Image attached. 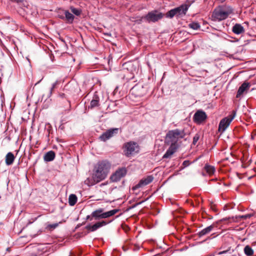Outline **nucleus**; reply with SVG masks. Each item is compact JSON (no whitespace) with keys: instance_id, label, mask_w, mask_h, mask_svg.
I'll return each instance as SVG.
<instances>
[{"instance_id":"58836bf2","label":"nucleus","mask_w":256,"mask_h":256,"mask_svg":"<svg viewBox=\"0 0 256 256\" xmlns=\"http://www.w3.org/2000/svg\"><path fill=\"white\" fill-rule=\"evenodd\" d=\"M226 0H219V1L221 3H222L224 2Z\"/></svg>"},{"instance_id":"7c9ffc66","label":"nucleus","mask_w":256,"mask_h":256,"mask_svg":"<svg viewBox=\"0 0 256 256\" xmlns=\"http://www.w3.org/2000/svg\"><path fill=\"white\" fill-rule=\"evenodd\" d=\"M60 81L57 80L52 84V86L53 88H56L57 86L58 85H59L60 84Z\"/></svg>"},{"instance_id":"c85d7f7f","label":"nucleus","mask_w":256,"mask_h":256,"mask_svg":"<svg viewBox=\"0 0 256 256\" xmlns=\"http://www.w3.org/2000/svg\"><path fill=\"white\" fill-rule=\"evenodd\" d=\"M58 223L50 224L47 226V228L50 230H52V229L53 230V229L56 228L58 226Z\"/></svg>"},{"instance_id":"37998d69","label":"nucleus","mask_w":256,"mask_h":256,"mask_svg":"<svg viewBox=\"0 0 256 256\" xmlns=\"http://www.w3.org/2000/svg\"><path fill=\"white\" fill-rule=\"evenodd\" d=\"M254 135H252V138H254Z\"/></svg>"},{"instance_id":"473e14b6","label":"nucleus","mask_w":256,"mask_h":256,"mask_svg":"<svg viewBox=\"0 0 256 256\" xmlns=\"http://www.w3.org/2000/svg\"><path fill=\"white\" fill-rule=\"evenodd\" d=\"M55 88H53L52 86L51 87V88H50V92H49V94H48V97L50 98L52 96V92L54 90Z\"/></svg>"},{"instance_id":"c9c22d12","label":"nucleus","mask_w":256,"mask_h":256,"mask_svg":"<svg viewBox=\"0 0 256 256\" xmlns=\"http://www.w3.org/2000/svg\"><path fill=\"white\" fill-rule=\"evenodd\" d=\"M58 96L60 97L63 98L64 97L65 94L64 93H60L58 94Z\"/></svg>"},{"instance_id":"c03bdc74","label":"nucleus","mask_w":256,"mask_h":256,"mask_svg":"<svg viewBox=\"0 0 256 256\" xmlns=\"http://www.w3.org/2000/svg\"><path fill=\"white\" fill-rule=\"evenodd\" d=\"M232 221H236V220H234V218H232Z\"/></svg>"},{"instance_id":"6e6552de","label":"nucleus","mask_w":256,"mask_h":256,"mask_svg":"<svg viewBox=\"0 0 256 256\" xmlns=\"http://www.w3.org/2000/svg\"><path fill=\"white\" fill-rule=\"evenodd\" d=\"M118 128H110L104 132L100 136V139L103 142H106L115 134H116L118 132Z\"/></svg>"},{"instance_id":"bb28decb","label":"nucleus","mask_w":256,"mask_h":256,"mask_svg":"<svg viewBox=\"0 0 256 256\" xmlns=\"http://www.w3.org/2000/svg\"><path fill=\"white\" fill-rule=\"evenodd\" d=\"M70 10L74 14L77 16H80L82 12L81 10L75 8L73 6H71Z\"/></svg>"},{"instance_id":"aec40b11","label":"nucleus","mask_w":256,"mask_h":256,"mask_svg":"<svg viewBox=\"0 0 256 256\" xmlns=\"http://www.w3.org/2000/svg\"><path fill=\"white\" fill-rule=\"evenodd\" d=\"M204 170L206 174L209 176H212L214 174L216 170L214 166H210L208 164H206L204 168Z\"/></svg>"},{"instance_id":"423d86ee","label":"nucleus","mask_w":256,"mask_h":256,"mask_svg":"<svg viewBox=\"0 0 256 256\" xmlns=\"http://www.w3.org/2000/svg\"><path fill=\"white\" fill-rule=\"evenodd\" d=\"M124 152L127 156L138 153L139 152V146L137 143L134 142H130L124 144Z\"/></svg>"},{"instance_id":"b1692460","label":"nucleus","mask_w":256,"mask_h":256,"mask_svg":"<svg viewBox=\"0 0 256 256\" xmlns=\"http://www.w3.org/2000/svg\"><path fill=\"white\" fill-rule=\"evenodd\" d=\"M244 254L248 256H252L254 254V250L249 246H246L244 248Z\"/></svg>"},{"instance_id":"e433bc0d","label":"nucleus","mask_w":256,"mask_h":256,"mask_svg":"<svg viewBox=\"0 0 256 256\" xmlns=\"http://www.w3.org/2000/svg\"><path fill=\"white\" fill-rule=\"evenodd\" d=\"M58 17L62 19V20H64L65 19V15L63 16V15H58Z\"/></svg>"},{"instance_id":"412c9836","label":"nucleus","mask_w":256,"mask_h":256,"mask_svg":"<svg viewBox=\"0 0 256 256\" xmlns=\"http://www.w3.org/2000/svg\"><path fill=\"white\" fill-rule=\"evenodd\" d=\"M84 184L90 186L94 185L100 182L99 181L95 179L94 174H92V178H88L84 180Z\"/></svg>"},{"instance_id":"4468645a","label":"nucleus","mask_w":256,"mask_h":256,"mask_svg":"<svg viewBox=\"0 0 256 256\" xmlns=\"http://www.w3.org/2000/svg\"><path fill=\"white\" fill-rule=\"evenodd\" d=\"M214 225L212 224L199 232L197 234V235L198 236V237L201 238L210 233L214 230Z\"/></svg>"},{"instance_id":"a19ab883","label":"nucleus","mask_w":256,"mask_h":256,"mask_svg":"<svg viewBox=\"0 0 256 256\" xmlns=\"http://www.w3.org/2000/svg\"><path fill=\"white\" fill-rule=\"evenodd\" d=\"M142 202H139V203H138V204H136V205H138V204H142Z\"/></svg>"},{"instance_id":"4c0bfd02","label":"nucleus","mask_w":256,"mask_h":256,"mask_svg":"<svg viewBox=\"0 0 256 256\" xmlns=\"http://www.w3.org/2000/svg\"><path fill=\"white\" fill-rule=\"evenodd\" d=\"M227 252L226 250H224V251H222V252H218V254H225Z\"/></svg>"},{"instance_id":"a878e982","label":"nucleus","mask_w":256,"mask_h":256,"mask_svg":"<svg viewBox=\"0 0 256 256\" xmlns=\"http://www.w3.org/2000/svg\"><path fill=\"white\" fill-rule=\"evenodd\" d=\"M188 26L194 30H198L200 28V26L197 22H192L188 24Z\"/></svg>"},{"instance_id":"9b49d317","label":"nucleus","mask_w":256,"mask_h":256,"mask_svg":"<svg viewBox=\"0 0 256 256\" xmlns=\"http://www.w3.org/2000/svg\"><path fill=\"white\" fill-rule=\"evenodd\" d=\"M111 222L112 221L107 222L105 220L98 222L93 225L89 224V225L86 226V228L90 232H94V231L100 228H102L104 226H106V224H108Z\"/></svg>"},{"instance_id":"ddd939ff","label":"nucleus","mask_w":256,"mask_h":256,"mask_svg":"<svg viewBox=\"0 0 256 256\" xmlns=\"http://www.w3.org/2000/svg\"><path fill=\"white\" fill-rule=\"evenodd\" d=\"M154 178V176L152 175L148 176L146 178H144L136 185L135 188H138L148 184L153 181Z\"/></svg>"},{"instance_id":"2f4dec72","label":"nucleus","mask_w":256,"mask_h":256,"mask_svg":"<svg viewBox=\"0 0 256 256\" xmlns=\"http://www.w3.org/2000/svg\"><path fill=\"white\" fill-rule=\"evenodd\" d=\"M190 164L189 160H184L182 163V166H184V168L187 167Z\"/></svg>"},{"instance_id":"f8f14e48","label":"nucleus","mask_w":256,"mask_h":256,"mask_svg":"<svg viewBox=\"0 0 256 256\" xmlns=\"http://www.w3.org/2000/svg\"><path fill=\"white\" fill-rule=\"evenodd\" d=\"M190 6V4H184L174 8L176 14V17H180L186 15Z\"/></svg>"},{"instance_id":"a18cd8bd","label":"nucleus","mask_w":256,"mask_h":256,"mask_svg":"<svg viewBox=\"0 0 256 256\" xmlns=\"http://www.w3.org/2000/svg\"><path fill=\"white\" fill-rule=\"evenodd\" d=\"M203 176H205V174L204 173H202Z\"/></svg>"},{"instance_id":"dca6fc26","label":"nucleus","mask_w":256,"mask_h":256,"mask_svg":"<svg viewBox=\"0 0 256 256\" xmlns=\"http://www.w3.org/2000/svg\"><path fill=\"white\" fill-rule=\"evenodd\" d=\"M250 86V85L249 83H248V82L243 83L240 86V88L237 92L236 97L237 98L240 97V96L243 94V93L244 92L245 90H246L249 88Z\"/></svg>"},{"instance_id":"0eeeda50","label":"nucleus","mask_w":256,"mask_h":256,"mask_svg":"<svg viewBox=\"0 0 256 256\" xmlns=\"http://www.w3.org/2000/svg\"><path fill=\"white\" fill-rule=\"evenodd\" d=\"M164 14L162 13L158 12L156 10H154L149 12L146 16L144 17V18L148 22H154L162 18Z\"/></svg>"},{"instance_id":"ea45409f","label":"nucleus","mask_w":256,"mask_h":256,"mask_svg":"<svg viewBox=\"0 0 256 256\" xmlns=\"http://www.w3.org/2000/svg\"><path fill=\"white\" fill-rule=\"evenodd\" d=\"M106 35H107V36H110L111 34H108V33H106V34H105Z\"/></svg>"},{"instance_id":"1a4fd4ad","label":"nucleus","mask_w":256,"mask_h":256,"mask_svg":"<svg viewBox=\"0 0 256 256\" xmlns=\"http://www.w3.org/2000/svg\"><path fill=\"white\" fill-rule=\"evenodd\" d=\"M206 118V113L202 110H199L194 114L193 120L196 123L200 124L204 122Z\"/></svg>"},{"instance_id":"a211bd4d","label":"nucleus","mask_w":256,"mask_h":256,"mask_svg":"<svg viewBox=\"0 0 256 256\" xmlns=\"http://www.w3.org/2000/svg\"><path fill=\"white\" fill-rule=\"evenodd\" d=\"M56 157V154L52 150H50L46 153L44 156V160L45 162H49L53 160Z\"/></svg>"},{"instance_id":"6ab92c4d","label":"nucleus","mask_w":256,"mask_h":256,"mask_svg":"<svg viewBox=\"0 0 256 256\" xmlns=\"http://www.w3.org/2000/svg\"><path fill=\"white\" fill-rule=\"evenodd\" d=\"M15 157L14 154L11 152H8L6 156V164L8 166H10L14 162Z\"/></svg>"},{"instance_id":"393cba45","label":"nucleus","mask_w":256,"mask_h":256,"mask_svg":"<svg viewBox=\"0 0 256 256\" xmlns=\"http://www.w3.org/2000/svg\"><path fill=\"white\" fill-rule=\"evenodd\" d=\"M166 17L168 18H172L174 16H176V14L175 8H173L168 11L166 14Z\"/></svg>"},{"instance_id":"2eb2a0df","label":"nucleus","mask_w":256,"mask_h":256,"mask_svg":"<svg viewBox=\"0 0 256 256\" xmlns=\"http://www.w3.org/2000/svg\"><path fill=\"white\" fill-rule=\"evenodd\" d=\"M232 32L236 34H240L244 32V28L240 24H235L232 28Z\"/></svg>"},{"instance_id":"f3484780","label":"nucleus","mask_w":256,"mask_h":256,"mask_svg":"<svg viewBox=\"0 0 256 256\" xmlns=\"http://www.w3.org/2000/svg\"><path fill=\"white\" fill-rule=\"evenodd\" d=\"M100 98L95 93L92 97L90 102V106H89L90 108H93L99 106Z\"/></svg>"},{"instance_id":"f704fd0d","label":"nucleus","mask_w":256,"mask_h":256,"mask_svg":"<svg viewBox=\"0 0 256 256\" xmlns=\"http://www.w3.org/2000/svg\"><path fill=\"white\" fill-rule=\"evenodd\" d=\"M10 0L12 2H16L17 3L22 2V0Z\"/></svg>"},{"instance_id":"39448f33","label":"nucleus","mask_w":256,"mask_h":256,"mask_svg":"<svg viewBox=\"0 0 256 256\" xmlns=\"http://www.w3.org/2000/svg\"><path fill=\"white\" fill-rule=\"evenodd\" d=\"M236 115V112L233 110L232 114L228 116L222 118L220 122L218 125V130L220 132H223L230 126V124Z\"/></svg>"},{"instance_id":"4be33fe9","label":"nucleus","mask_w":256,"mask_h":256,"mask_svg":"<svg viewBox=\"0 0 256 256\" xmlns=\"http://www.w3.org/2000/svg\"><path fill=\"white\" fill-rule=\"evenodd\" d=\"M64 14L65 15V19L67 22L72 24L74 18V16L68 10H64Z\"/></svg>"},{"instance_id":"f257e3e1","label":"nucleus","mask_w":256,"mask_h":256,"mask_svg":"<svg viewBox=\"0 0 256 256\" xmlns=\"http://www.w3.org/2000/svg\"><path fill=\"white\" fill-rule=\"evenodd\" d=\"M186 136V132L184 128L180 130L176 128L169 130L165 137V142L170 145L163 156L164 158H167L171 156L180 146L178 140L184 138Z\"/></svg>"},{"instance_id":"79ce46f5","label":"nucleus","mask_w":256,"mask_h":256,"mask_svg":"<svg viewBox=\"0 0 256 256\" xmlns=\"http://www.w3.org/2000/svg\"><path fill=\"white\" fill-rule=\"evenodd\" d=\"M254 135H252V138H254Z\"/></svg>"},{"instance_id":"72a5a7b5","label":"nucleus","mask_w":256,"mask_h":256,"mask_svg":"<svg viewBox=\"0 0 256 256\" xmlns=\"http://www.w3.org/2000/svg\"><path fill=\"white\" fill-rule=\"evenodd\" d=\"M92 218H93L92 216L91 215L90 216L88 215V216H86V219L87 220H92Z\"/></svg>"},{"instance_id":"cd10ccee","label":"nucleus","mask_w":256,"mask_h":256,"mask_svg":"<svg viewBox=\"0 0 256 256\" xmlns=\"http://www.w3.org/2000/svg\"><path fill=\"white\" fill-rule=\"evenodd\" d=\"M200 138V135L198 134H195L193 138L192 144L196 145Z\"/></svg>"},{"instance_id":"7ed1b4c3","label":"nucleus","mask_w":256,"mask_h":256,"mask_svg":"<svg viewBox=\"0 0 256 256\" xmlns=\"http://www.w3.org/2000/svg\"><path fill=\"white\" fill-rule=\"evenodd\" d=\"M233 12V9L229 6L223 5L216 8L212 14V20L215 22H220L226 20Z\"/></svg>"},{"instance_id":"9d476101","label":"nucleus","mask_w":256,"mask_h":256,"mask_svg":"<svg viewBox=\"0 0 256 256\" xmlns=\"http://www.w3.org/2000/svg\"><path fill=\"white\" fill-rule=\"evenodd\" d=\"M126 174V170L125 168L119 169L110 176V179L112 182H117L123 178Z\"/></svg>"},{"instance_id":"5701e85b","label":"nucleus","mask_w":256,"mask_h":256,"mask_svg":"<svg viewBox=\"0 0 256 256\" xmlns=\"http://www.w3.org/2000/svg\"><path fill=\"white\" fill-rule=\"evenodd\" d=\"M77 197L74 194H71L68 198V203L70 206H74L77 202Z\"/></svg>"},{"instance_id":"49530a36","label":"nucleus","mask_w":256,"mask_h":256,"mask_svg":"<svg viewBox=\"0 0 256 256\" xmlns=\"http://www.w3.org/2000/svg\"><path fill=\"white\" fill-rule=\"evenodd\" d=\"M34 256H37L36 255H35Z\"/></svg>"},{"instance_id":"f03ea898","label":"nucleus","mask_w":256,"mask_h":256,"mask_svg":"<svg viewBox=\"0 0 256 256\" xmlns=\"http://www.w3.org/2000/svg\"><path fill=\"white\" fill-rule=\"evenodd\" d=\"M110 168V164L106 160L98 162L94 166L93 174L95 179L100 182L107 176Z\"/></svg>"},{"instance_id":"c756f323","label":"nucleus","mask_w":256,"mask_h":256,"mask_svg":"<svg viewBox=\"0 0 256 256\" xmlns=\"http://www.w3.org/2000/svg\"><path fill=\"white\" fill-rule=\"evenodd\" d=\"M252 216H253L252 214H247L239 216L238 218H240L244 219V220H246L247 218H251Z\"/></svg>"},{"instance_id":"20e7f679","label":"nucleus","mask_w":256,"mask_h":256,"mask_svg":"<svg viewBox=\"0 0 256 256\" xmlns=\"http://www.w3.org/2000/svg\"><path fill=\"white\" fill-rule=\"evenodd\" d=\"M119 210L118 209H113L110 211L104 212L102 208H99L94 211L91 216L95 220L106 218H110L116 214Z\"/></svg>"}]
</instances>
